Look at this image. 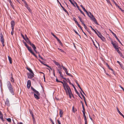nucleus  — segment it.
I'll return each mask as SVG.
<instances>
[{
    "instance_id": "6e6d98bb",
    "label": "nucleus",
    "mask_w": 124,
    "mask_h": 124,
    "mask_svg": "<svg viewBox=\"0 0 124 124\" xmlns=\"http://www.w3.org/2000/svg\"><path fill=\"white\" fill-rule=\"evenodd\" d=\"M108 68L109 70H111L112 71H113V70L109 66Z\"/></svg>"
},
{
    "instance_id": "f3484780",
    "label": "nucleus",
    "mask_w": 124,
    "mask_h": 124,
    "mask_svg": "<svg viewBox=\"0 0 124 124\" xmlns=\"http://www.w3.org/2000/svg\"><path fill=\"white\" fill-rule=\"evenodd\" d=\"M116 109L117 110V111L120 114V115L122 116L124 118V116L123 115L121 112L119 111V110L118 108L117 107L116 108Z\"/></svg>"
},
{
    "instance_id": "20e7f679",
    "label": "nucleus",
    "mask_w": 124,
    "mask_h": 124,
    "mask_svg": "<svg viewBox=\"0 0 124 124\" xmlns=\"http://www.w3.org/2000/svg\"><path fill=\"white\" fill-rule=\"evenodd\" d=\"M7 86L10 92L13 95H14V92L13 89L9 81H8L7 82Z\"/></svg>"
},
{
    "instance_id": "ea45409f",
    "label": "nucleus",
    "mask_w": 124,
    "mask_h": 124,
    "mask_svg": "<svg viewBox=\"0 0 124 124\" xmlns=\"http://www.w3.org/2000/svg\"><path fill=\"white\" fill-rule=\"evenodd\" d=\"M10 4L11 6V7L13 9H14V5H13L12 3H11V4L10 3Z\"/></svg>"
},
{
    "instance_id": "052dcab7",
    "label": "nucleus",
    "mask_w": 124,
    "mask_h": 124,
    "mask_svg": "<svg viewBox=\"0 0 124 124\" xmlns=\"http://www.w3.org/2000/svg\"><path fill=\"white\" fill-rule=\"evenodd\" d=\"M79 88L81 89V90L82 91V92H83V93H84V92L83 91V90H82L81 88V87H80H80H79Z\"/></svg>"
},
{
    "instance_id": "cd10ccee",
    "label": "nucleus",
    "mask_w": 124,
    "mask_h": 124,
    "mask_svg": "<svg viewBox=\"0 0 124 124\" xmlns=\"http://www.w3.org/2000/svg\"><path fill=\"white\" fill-rule=\"evenodd\" d=\"M100 38L103 41H104L105 40V38L103 36Z\"/></svg>"
},
{
    "instance_id": "7ed1b4c3",
    "label": "nucleus",
    "mask_w": 124,
    "mask_h": 124,
    "mask_svg": "<svg viewBox=\"0 0 124 124\" xmlns=\"http://www.w3.org/2000/svg\"><path fill=\"white\" fill-rule=\"evenodd\" d=\"M31 88L34 92L33 93L34 97L37 100L39 99V96L40 95V93L39 92L34 89L32 87H31Z\"/></svg>"
},
{
    "instance_id": "c756f323",
    "label": "nucleus",
    "mask_w": 124,
    "mask_h": 124,
    "mask_svg": "<svg viewBox=\"0 0 124 124\" xmlns=\"http://www.w3.org/2000/svg\"><path fill=\"white\" fill-rule=\"evenodd\" d=\"M82 108H83V110L82 111L83 113L84 112H85V108H84V105H82Z\"/></svg>"
},
{
    "instance_id": "603ef678",
    "label": "nucleus",
    "mask_w": 124,
    "mask_h": 124,
    "mask_svg": "<svg viewBox=\"0 0 124 124\" xmlns=\"http://www.w3.org/2000/svg\"><path fill=\"white\" fill-rule=\"evenodd\" d=\"M21 36H22V37L25 40H26V39L25 38L24 35L22 34H21Z\"/></svg>"
},
{
    "instance_id": "a18cd8bd",
    "label": "nucleus",
    "mask_w": 124,
    "mask_h": 124,
    "mask_svg": "<svg viewBox=\"0 0 124 124\" xmlns=\"http://www.w3.org/2000/svg\"><path fill=\"white\" fill-rule=\"evenodd\" d=\"M106 0V1H107V2L108 3H109L110 4V5H111V6L112 5L111 3H110V2L109 0Z\"/></svg>"
},
{
    "instance_id": "b1692460",
    "label": "nucleus",
    "mask_w": 124,
    "mask_h": 124,
    "mask_svg": "<svg viewBox=\"0 0 124 124\" xmlns=\"http://www.w3.org/2000/svg\"><path fill=\"white\" fill-rule=\"evenodd\" d=\"M56 38V39L59 42V43L61 45L62 44V42H61V41L57 37Z\"/></svg>"
},
{
    "instance_id": "e2e57ef3",
    "label": "nucleus",
    "mask_w": 124,
    "mask_h": 124,
    "mask_svg": "<svg viewBox=\"0 0 124 124\" xmlns=\"http://www.w3.org/2000/svg\"><path fill=\"white\" fill-rule=\"evenodd\" d=\"M76 24H77L78 26L79 27H80L81 26L78 23H76Z\"/></svg>"
},
{
    "instance_id": "1a4fd4ad",
    "label": "nucleus",
    "mask_w": 124,
    "mask_h": 124,
    "mask_svg": "<svg viewBox=\"0 0 124 124\" xmlns=\"http://www.w3.org/2000/svg\"><path fill=\"white\" fill-rule=\"evenodd\" d=\"M57 71L58 72L59 74H60V76L62 78H63L64 79L66 80V78H63V76L62 75V72L61 71V70H57Z\"/></svg>"
},
{
    "instance_id": "2eb2a0df",
    "label": "nucleus",
    "mask_w": 124,
    "mask_h": 124,
    "mask_svg": "<svg viewBox=\"0 0 124 124\" xmlns=\"http://www.w3.org/2000/svg\"><path fill=\"white\" fill-rule=\"evenodd\" d=\"M25 37L26 38V39L25 40H26V42H27L28 43L30 44V45H31V43H32L27 38V36L26 35H25Z\"/></svg>"
},
{
    "instance_id": "de8ad7c7",
    "label": "nucleus",
    "mask_w": 124,
    "mask_h": 124,
    "mask_svg": "<svg viewBox=\"0 0 124 124\" xmlns=\"http://www.w3.org/2000/svg\"><path fill=\"white\" fill-rule=\"evenodd\" d=\"M44 65H45L46 66L48 67L49 68L52 70V69L49 66H48L46 64H45Z\"/></svg>"
},
{
    "instance_id": "a878e982",
    "label": "nucleus",
    "mask_w": 124,
    "mask_h": 124,
    "mask_svg": "<svg viewBox=\"0 0 124 124\" xmlns=\"http://www.w3.org/2000/svg\"><path fill=\"white\" fill-rule=\"evenodd\" d=\"M0 118L2 121H3V115L2 114H0Z\"/></svg>"
},
{
    "instance_id": "4be33fe9",
    "label": "nucleus",
    "mask_w": 124,
    "mask_h": 124,
    "mask_svg": "<svg viewBox=\"0 0 124 124\" xmlns=\"http://www.w3.org/2000/svg\"><path fill=\"white\" fill-rule=\"evenodd\" d=\"M8 58L10 63V64H11L12 63L11 58L9 56H8Z\"/></svg>"
},
{
    "instance_id": "338daca9",
    "label": "nucleus",
    "mask_w": 124,
    "mask_h": 124,
    "mask_svg": "<svg viewBox=\"0 0 124 124\" xmlns=\"http://www.w3.org/2000/svg\"><path fill=\"white\" fill-rule=\"evenodd\" d=\"M32 117L33 119H35V118H34V116H33V114H32Z\"/></svg>"
},
{
    "instance_id": "ddd939ff",
    "label": "nucleus",
    "mask_w": 124,
    "mask_h": 124,
    "mask_svg": "<svg viewBox=\"0 0 124 124\" xmlns=\"http://www.w3.org/2000/svg\"><path fill=\"white\" fill-rule=\"evenodd\" d=\"M11 26L12 29H14V27L15 25V23L13 21H11Z\"/></svg>"
},
{
    "instance_id": "f8f14e48",
    "label": "nucleus",
    "mask_w": 124,
    "mask_h": 124,
    "mask_svg": "<svg viewBox=\"0 0 124 124\" xmlns=\"http://www.w3.org/2000/svg\"><path fill=\"white\" fill-rule=\"evenodd\" d=\"M5 104L6 105L8 106H10V105L9 101L8 99H6Z\"/></svg>"
},
{
    "instance_id": "473e14b6",
    "label": "nucleus",
    "mask_w": 124,
    "mask_h": 124,
    "mask_svg": "<svg viewBox=\"0 0 124 124\" xmlns=\"http://www.w3.org/2000/svg\"><path fill=\"white\" fill-rule=\"evenodd\" d=\"M118 46H117L116 45L115 46H114V47L115 49L117 51L118 50Z\"/></svg>"
},
{
    "instance_id": "a211bd4d",
    "label": "nucleus",
    "mask_w": 124,
    "mask_h": 124,
    "mask_svg": "<svg viewBox=\"0 0 124 124\" xmlns=\"http://www.w3.org/2000/svg\"><path fill=\"white\" fill-rule=\"evenodd\" d=\"M72 85V86L73 87H74V89H75V92L78 95H79H79H80V94H79V93L77 91L76 88L75 87L74 85ZM79 96L80 97V98H81V97L80 96Z\"/></svg>"
},
{
    "instance_id": "8fccbe9b",
    "label": "nucleus",
    "mask_w": 124,
    "mask_h": 124,
    "mask_svg": "<svg viewBox=\"0 0 124 124\" xmlns=\"http://www.w3.org/2000/svg\"><path fill=\"white\" fill-rule=\"evenodd\" d=\"M58 49L59 51H60L61 52H64V51L63 50H62L58 48Z\"/></svg>"
},
{
    "instance_id": "864d4df0",
    "label": "nucleus",
    "mask_w": 124,
    "mask_h": 124,
    "mask_svg": "<svg viewBox=\"0 0 124 124\" xmlns=\"http://www.w3.org/2000/svg\"><path fill=\"white\" fill-rule=\"evenodd\" d=\"M76 3V4L77 5V7L78 10H81L80 9L79 7L77 5V3Z\"/></svg>"
},
{
    "instance_id": "0eeeda50",
    "label": "nucleus",
    "mask_w": 124,
    "mask_h": 124,
    "mask_svg": "<svg viewBox=\"0 0 124 124\" xmlns=\"http://www.w3.org/2000/svg\"><path fill=\"white\" fill-rule=\"evenodd\" d=\"M30 45L32 46V47L33 48L34 51L36 53H37V51L36 50V48L35 45L33 43H31V45Z\"/></svg>"
},
{
    "instance_id": "aec40b11",
    "label": "nucleus",
    "mask_w": 124,
    "mask_h": 124,
    "mask_svg": "<svg viewBox=\"0 0 124 124\" xmlns=\"http://www.w3.org/2000/svg\"><path fill=\"white\" fill-rule=\"evenodd\" d=\"M25 6L27 8V9L28 10L30 11V12H31V10L30 8L28 7V5L27 4V5H26V4H25Z\"/></svg>"
},
{
    "instance_id": "79ce46f5",
    "label": "nucleus",
    "mask_w": 124,
    "mask_h": 124,
    "mask_svg": "<svg viewBox=\"0 0 124 124\" xmlns=\"http://www.w3.org/2000/svg\"><path fill=\"white\" fill-rule=\"evenodd\" d=\"M74 31L80 37V35L77 32V31H75V30H74Z\"/></svg>"
},
{
    "instance_id": "3c124183",
    "label": "nucleus",
    "mask_w": 124,
    "mask_h": 124,
    "mask_svg": "<svg viewBox=\"0 0 124 124\" xmlns=\"http://www.w3.org/2000/svg\"><path fill=\"white\" fill-rule=\"evenodd\" d=\"M33 124H36L35 119H33Z\"/></svg>"
},
{
    "instance_id": "09e8293b",
    "label": "nucleus",
    "mask_w": 124,
    "mask_h": 124,
    "mask_svg": "<svg viewBox=\"0 0 124 124\" xmlns=\"http://www.w3.org/2000/svg\"><path fill=\"white\" fill-rule=\"evenodd\" d=\"M68 81L69 82V84H70L72 85H72H73L72 84L71 82H70V80L69 79V78H68Z\"/></svg>"
},
{
    "instance_id": "bb28decb",
    "label": "nucleus",
    "mask_w": 124,
    "mask_h": 124,
    "mask_svg": "<svg viewBox=\"0 0 124 124\" xmlns=\"http://www.w3.org/2000/svg\"><path fill=\"white\" fill-rule=\"evenodd\" d=\"M65 72L66 73V74L67 75H68L69 76H72L69 73H68V71H67V70H66V71H65Z\"/></svg>"
},
{
    "instance_id": "f704fd0d",
    "label": "nucleus",
    "mask_w": 124,
    "mask_h": 124,
    "mask_svg": "<svg viewBox=\"0 0 124 124\" xmlns=\"http://www.w3.org/2000/svg\"><path fill=\"white\" fill-rule=\"evenodd\" d=\"M84 120L85 121V123H87V120L86 119V116L84 117Z\"/></svg>"
},
{
    "instance_id": "e433bc0d",
    "label": "nucleus",
    "mask_w": 124,
    "mask_h": 124,
    "mask_svg": "<svg viewBox=\"0 0 124 124\" xmlns=\"http://www.w3.org/2000/svg\"><path fill=\"white\" fill-rule=\"evenodd\" d=\"M62 68L65 71H66V70H67V69L65 67H63Z\"/></svg>"
},
{
    "instance_id": "9d476101",
    "label": "nucleus",
    "mask_w": 124,
    "mask_h": 124,
    "mask_svg": "<svg viewBox=\"0 0 124 124\" xmlns=\"http://www.w3.org/2000/svg\"><path fill=\"white\" fill-rule=\"evenodd\" d=\"M28 76V77L29 78H32L34 76V74L33 72V73H31Z\"/></svg>"
},
{
    "instance_id": "a19ab883",
    "label": "nucleus",
    "mask_w": 124,
    "mask_h": 124,
    "mask_svg": "<svg viewBox=\"0 0 124 124\" xmlns=\"http://www.w3.org/2000/svg\"><path fill=\"white\" fill-rule=\"evenodd\" d=\"M83 24L85 29L86 30L87 29V27L86 26H85V24L84 23V24Z\"/></svg>"
},
{
    "instance_id": "6ab92c4d",
    "label": "nucleus",
    "mask_w": 124,
    "mask_h": 124,
    "mask_svg": "<svg viewBox=\"0 0 124 124\" xmlns=\"http://www.w3.org/2000/svg\"><path fill=\"white\" fill-rule=\"evenodd\" d=\"M117 52L119 54L120 56H121L123 58H124V56L121 53L120 51L119 50H117Z\"/></svg>"
},
{
    "instance_id": "49530a36",
    "label": "nucleus",
    "mask_w": 124,
    "mask_h": 124,
    "mask_svg": "<svg viewBox=\"0 0 124 124\" xmlns=\"http://www.w3.org/2000/svg\"><path fill=\"white\" fill-rule=\"evenodd\" d=\"M111 0L114 3L116 6L117 5V4L115 2L114 0Z\"/></svg>"
},
{
    "instance_id": "69168bd1",
    "label": "nucleus",
    "mask_w": 124,
    "mask_h": 124,
    "mask_svg": "<svg viewBox=\"0 0 124 124\" xmlns=\"http://www.w3.org/2000/svg\"><path fill=\"white\" fill-rule=\"evenodd\" d=\"M8 0L10 4L11 3V4L12 2L11 0Z\"/></svg>"
},
{
    "instance_id": "f03ea898",
    "label": "nucleus",
    "mask_w": 124,
    "mask_h": 124,
    "mask_svg": "<svg viewBox=\"0 0 124 124\" xmlns=\"http://www.w3.org/2000/svg\"><path fill=\"white\" fill-rule=\"evenodd\" d=\"M80 6L83 8L84 11L86 13L88 16L96 24L98 25V24L97 22L96 19L91 13L89 12V14L82 5H81Z\"/></svg>"
},
{
    "instance_id": "4468645a",
    "label": "nucleus",
    "mask_w": 124,
    "mask_h": 124,
    "mask_svg": "<svg viewBox=\"0 0 124 124\" xmlns=\"http://www.w3.org/2000/svg\"><path fill=\"white\" fill-rule=\"evenodd\" d=\"M1 40L0 41L2 43V44H3L4 43V39L3 38V37L2 34H1Z\"/></svg>"
},
{
    "instance_id": "2f4dec72",
    "label": "nucleus",
    "mask_w": 124,
    "mask_h": 124,
    "mask_svg": "<svg viewBox=\"0 0 124 124\" xmlns=\"http://www.w3.org/2000/svg\"><path fill=\"white\" fill-rule=\"evenodd\" d=\"M73 20L74 21H75V23H76V24L77 23H78L77 22V19L76 18H73Z\"/></svg>"
},
{
    "instance_id": "58836bf2",
    "label": "nucleus",
    "mask_w": 124,
    "mask_h": 124,
    "mask_svg": "<svg viewBox=\"0 0 124 124\" xmlns=\"http://www.w3.org/2000/svg\"><path fill=\"white\" fill-rule=\"evenodd\" d=\"M51 34L55 38H56L57 37H56V35H54L53 33L51 32Z\"/></svg>"
},
{
    "instance_id": "c03bdc74",
    "label": "nucleus",
    "mask_w": 124,
    "mask_h": 124,
    "mask_svg": "<svg viewBox=\"0 0 124 124\" xmlns=\"http://www.w3.org/2000/svg\"><path fill=\"white\" fill-rule=\"evenodd\" d=\"M14 29H12V31L11 33V34L12 35H13L14 34Z\"/></svg>"
},
{
    "instance_id": "4d7b16f0",
    "label": "nucleus",
    "mask_w": 124,
    "mask_h": 124,
    "mask_svg": "<svg viewBox=\"0 0 124 124\" xmlns=\"http://www.w3.org/2000/svg\"><path fill=\"white\" fill-rule=\"evenodd\" d=\"M57 122L58 124H61L60 121L59 120H57Z\"/></svg>"
},
{
    "instance_id": "5701e85b",
    "label": "nucleus",
    "mask_w": 124,
    "mask_h": 124,
    "mask_svg": "<svg viewBox=\"0 0 124 124\" xmlns=\"http://www.w3.org/2000/svg\"><path fill=\"white\" fill-rule=\"evenodd\" d=\"M11 77L10 78V80L12 82L14 83V78L13 77L12 73H11Z\"/></svg>"
},
{
    "instance_id": "393cba45",
    "label": "nucleus",
    "mask_w": 124,
    "mask_h": 124,
    "mask_svg": "<svg viewBox=\"0 0 124 124\" xmlns=\"http://www.w3.org/2000/svg\"><path fill=\"white\" fill-rule=\"evenodd\" d=\"M27 69L31 73H33V72L31 69L30 68H27Z\"/></svg>"
},
{
    "instance_id": "0e129e2a",
    "label": "nucleus",
    "mask_w": 124,
    "mask_h": 124,
    "mask_svg": "<svg viewBox=\"0 0 124 124\" xmlns=\"http://www.w3.org/2000/svg\"><path fill=\"white\" fill-rule=\"evenodd\" d=\"M79 11L81 13H82V14H83V12L81 10H79Z\"/></svg>"
},
{
    "instance_id": "7c9ffc66",
    "label": "nucleus",
    "mask_w": 124,
    "mask_h": 124,
    "mask_svg": "<svg viewBox=\"0 0 124 124\" xmlns=\"http://www.w3.org/2000/svg\"><path fill=\"white\" fill-rule=\"evenodd\" d=\"M98 37L100 38L102 37V35L100 33H99V34H98L97 35Z\"/></svg>"
},
{
    "instance_id": "bf43d9fd",
    "label": "nucleus",
    "mask_w": 124,
    "mask_h": 124,
    "mask_svg": "<svg viewBox=\"0 0 124 124\" xmlns=\"http://www.w3.org/2000/svg\"><path fill=\"white\" fill-rule=\"evenodd\" d=\"M81 93L82 96V97H83V98H84V99H85V96H84L83 94H82V93Z\"/></svg>"
},
{
    "instance_id": "774afa93",
    "label": "nucleus",
    "mask_w": 124,
    "mask_h": 124,
    "mask_svg": "<svg viewBox=\"0 0 124 124\" xmlns=\"http://www.w3.org/2000/svg\"><path fill=\"white\" fill-rule=\"evenodd\" d=\"M17 124H23L22 122H18Z\"/></svg>"
},
{
    "instance_id": "c9c22d12",
    "label": "nucleus",
    "mask_w": 124,
    "mask_h": 124,
    "mask_svg": "<svg viewBox=\"0 0 124 124\" xmlns=\"http://www.w3.org/2000/svg\"><path fill=\"white\" fill-rule=\"evenodd\" d=\"M7 121L9 122H11V120L10 118H8L7 119Z\"/></svg>"
},
{
    "instance_id": "37998d69",
    "label": "nucleus",
    "mask_w": 124,
    "mask_h": 124,
    "mask_svg": "<svg viewBox=\"0 0 124 124\" xmlns=\"http://www.w3.org/2000/svg\"><path fill=\"white\" fill-rule=\"evenodd\" d=\"M120 65L121 68L122 69H123V70H124V67H123V66L122 64H121Z\"/></svg>"
},
{
    "instance_id": "680f3d73",
    "label": "nucleus",
    "mask_w": 124,
    "mask_h": 124,
    "mask_svg": "<svg viewBox=\"0 0 124 124\" xmlns=\"http://www.w3.org/2000/svg\"><path fill=\"white\" fill-rule=\"evenodd\" d=\"M56 81L57 82H60V81L58 80L57 78L56 79Z\"/></svg>"
},
{
    "instance_id": "c85d7f7f",
    "label": "nucleus",
    "mask_w": 124,
    "mask_h": 124,
    "mask_svg": "<svg viewBox=\"0 0 124 124\" xmlns=\"http://www.w3.org/2000/svg\"><path fill=\"white\" fill-rule=\"evenodd\" d=\"M116 38V39L118 40V41L121 44H122L121 43V42H120V40H119V39H118L116 36L115 37Z\"/></svg>"
},
{
    "instance_id": "423d86ee",
    "label": "nucleus",
    "mask_w": 124,
    "mask_h": 124,
    "mask_svg": "<svg viewBox=\"0 0 124 124\" xmlns=\"http://www.w3.org/2000/svg\"><path fill=\"white\" fill-rule=\"evenodd\" d=\"M53 62L54 64L58 67V69L57 70H62L61 65L58 62L55 60L53 61Z\"/></svg>"
},
{
    "instance_id": "4c0bfd02",
    "label": "nucleus",
    "mask_w": 124,
    "mask_h": 124,
    "mask_svg": "<svg viewBox=\"0 0 124 124\" xmlns=\"http://www.w3.org/2000/svg\"><path fill=\"white\" fill-rule=\"evenodd\" d=\"M22 0L25 4H26V5H27V3L24 0Z\"/></svg>"
},
{
    "instance_id": "5fc2aeb1",
    "label": "nucleus",
    "mask_w": 124,
    "mask_h": 124,
    "mask_svg": "<svg viewBox=\"0 0 124 124\" xmlns=\"http://www.w3.org/2000/svg\"><path fill=\"white\" fill-rule=\"evenodd\" d=\"M69 0L70 1V2L71 4H72V5H74V3L72 2V1H71V0Z\"/></svg>"
},
{
    "instance_id": "412c9836",
    "label": "nucleus",
    "mask_w": 124,
    "mask_h": 124,
    "mask_svg": "<svg viewBox=\"0 0 124 124\" xmlns=\"http://www.w3.org/2000/svg\"><path fill=\"white\" fill-rule=\"evenodd\" d=\"M78 18L79 19L80 21L81 22L82 24H84V22L83 21V20H82V18H81L79 16H78Z\"/></svg>"
},
{
    "instance_id": "39448f33",
    "label": "nucleus",
    "mask_w": 124,
    "mask_h": 124,
    "mask_svg": "<svg viewBox=\"0 0 124 124\" xmlns=\"http://www.w3.org/2000/svg\"><path fill=\"white\" fill-rule=\"evenodd\" d=\"M23 43L27 48L28 51L32 54L36 58H37V57L36 55H35V54L32 51L31 47H30L29 46H28V45L26 44V43L24 42H23Z\"/></svg>"
},
{
    "instance_id": "f257e3e1",
    "label": "nucleus",
    "mask_w": 124,
    "mask_h": 124,
    "mask_svg": "<svg viewBox=\"0 0 124 124\" xmlns=\"http://www.w3.org/2000/svg\"><path fill=\"white\" fill-rule=\"evenodd\" d=\"M64 83L62 81H60V82L63 85V86L64 88V89L65 90L67 94H68L69 95L70 97L71 98V97L73 96L71 92L69 86L68 85L65 81H63Z\"/></svg>"
},
{
    "instance_id": "6e6552de",
    "label": "nucleus",
    "mask_w": 124,
    "mask_h": 124,
    "mask_svg": "<svg viewBox=\"0 0 124 124\" xmlns=\"http://www.w3.org/2000/svg\"><path fill=\"white\" fill-rule=\"evenodd\" d=\"M31 85V83L30 80H28L27 82V87L28 89H29Z\"/></svg>"
},
{
    "instance_id": "13d9d810",
    "label": "nucleus",
    "mask_w": 124,
    "mask_h": 124,
    "mask_svg": "<svg viewBox=\"0 0 124 124\" xmlns=\"http://www.w3.org/2000/svg\"><path fill=\"white\" fill-rule=\"evenodd\" d=\"M39 57L40 58H41L42 60H43V58L41 57L40 55V54H39Z\"/></svg>"
},
{
    "instance_id": "dca6fc26",
    "label": "nucleus",
    "mask_w": 124,
    "mask_h": 124,
    "mask_svg": "<svg viewBox=\"0 0 124 124\" xmlns=\"http://www.w3.org/2000/svg\"><path fill=\"white\" fill-rule=\"evenodd\" d=\"M60 110L59 115L60 117H61L63 116V111L62 109H60Z\"/></svg>"
},
{
    "instance_id": "72a5a7b5",
    "label": "nucleus",
    "mask_w": 124,
    "mask_h": 124,
    "mask_svg": "<svg viewBox=\"0 0 124 124\" xmlns=\"http://www.w3.org/2000/svg\"><path fill=\"white\" fill-rule=\"evenodd\" d=\"M118 46H117L116 45L115 46H114V47L115 49L117 51L118 50Z\"/></svg>"
},
{
    "instance_id": "9b49d317",
    "label": "nucleus",
    "mask_w": 124,
    "mask_h": 124,
    "mask_svg": "<svg viewBox=\"0 0 124 124\" xmlns=\"http://www.w3.org/2000/svg\"><path fill=\"white\" fill-rule=\"evenodd\" d=\"M57 1L59 3L60 5V6H61V7L63 9V10L66 13H67L68 14V12L67 11V10L64 8L63 7L62 5H61V4L60 3V2H59V1H58V0H57Z\"/></svg>"
}]
</instances>
